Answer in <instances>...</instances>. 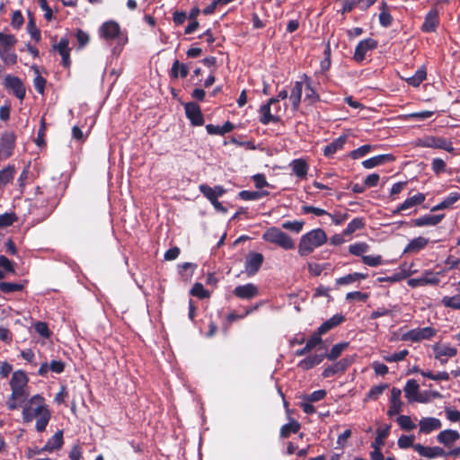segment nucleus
I'll return each instance as SVG.
<instances>
[{"instance_id":"nucleus-36","label":"nucleus","mask_w":460,"mask_h":460,"mask_svg":"<svg viewBox=\"0 0 460 460\" xmlns=\"http://www.w3.org/2000/svg\"><path fill=\"white\" fill-rule=\"evenodd\" d=\"M459 199H460L459 192H451L439 204L435 206L432 208V210L448 208L452 207Z\"/></svg>"},{"instance_id":"nucleus-11","label":"nucleus","mask_w":460,"mask_h":460,"mask_svg":"<svg viewBox=\"0 0 460 460\" xmlns=\"http://www.w3.org/2000/svg\"><path fill=\"white\" fill-rule=\"evenodd\" d=\"M377 47V41L372 38L360 40L357 45L354 52V59L357 62H361L365 59L367 51L374 49Z\"/></svg>"},{"instance_id":"nucleus-15","label":"nucleus","mask_w":460,"mask_h":460,"mask_svg":"<svg viewBox=\"0 0 460 460\" xmlns=\"http://www.w3.org/2000/svg\"><path fill=\"white\" fill-rule=\"evenodd\" d=\"M401 390L394 387L391 391L390 406L387 411L388 416L399 414L402 411V402L401 401Z\"/></svg>"},{"instance_id":"nucleus-18","label":"nucleus","mask_w":460,"mask_h":460,"mask_svg":"<svg viewBox=\"0 0 460 460\" xmlns=\"http://www.w3.org/2000/svg\"><path fill=\"white\" fill-rule=\"evenodd\" d=\"M420 432L429 434L433 430L439 429L442 426L440 420L433 417L422 418L419 423Z\"/></svg>"},{"instance_id":"nucleus-7","label":"nucleus","mask_w":460,"mask_h":460,"mask_svg":"<svg viewBox=\"0 0 460 460\" xmlns=\"http://www.w3.org/2000/svg\"><path fill=\"white\" fill-rule=\"evenodd\" d=\"M415 145L420 147L443 149L449 153H452L455 150L453 144L449 139L435 136H426L424 137L418 138Z\"/></svg>"},{"instance_id":"nucleus-44","label":"nucleus","mask_w":460,"mask_h":460,"mask_svg":"<svg viewBox=\"0 0 460 460\" xmlns=\"http://www.w3.org/2000/svg\"><path fill=\"white\" fill-rule=\"evenodd\" d=\"M364 225V220L362 218L356 217L348 224L342 234L343 235H349L357 230L363 228Z\"/></svg>"},{"instance_id":"nucleus-14","label":"nucleus","mask_w":460,"mask_h":460,"mask_svg":"<svg viewBox=\"0 0 460 460\" xmlns=\"http://www.w3.org/2000/svg\"><path fill=\"white\" fill-rule=\"evenodd\" d=\"M413 449L420 456L429 459L446 455L444 449L439 447H425L421 444H415V446H413Z\"/></svg>"},{"instance_id":"nucleus-29","label":"nucleus","mask_w":460,"mask_h":460,"mask_svg":"<svg viewBox=\"0 0 460 460\" xmlns=\"http://www.w3.org/2000/svg\"><path fill=\"white\" fill-rule=\"evenodd\" d=\"M344 321V316L340 314H334L332 317H331L329 320L325 321L323 323H322L318 330L320 331V333H326L331 329L336 327L340 323H341Z\"/></svg>"},{"instance_id":"nucleus-60","label":"nucleus","mask_w":460,"mask_h":460,"mask_svg":"<svg viewBox=\"0 0 460 460\" xmlns=\"http://www.w3.org/2000/svg\"><path fill=\"white\" fill-rule=\"evenodd\" d=\"M55 49L58 51L60 55L70 52L69 40L66 38H62L59 42L54 46Z\"/></svg>"},{"instance_id":"nucleus-51","label":"nucleus","mask_w":460,"mask_h":460,"mask_svg":"<svg viewBox=\"0 0 460 460\" xmlns=\"http://www.w3.org/2000/svg\"><path fill=\"white\" fill-rule=\"evenodd\" d=\"M383 9L379 14V22L383 27H389L392 24L393 18L386 10L385 3H382Z\"/></svg>"},{"instance_id":"nucleus-52","label":"nucleus","mask_w":460,"mask_h":460,"mask_svg":"<svg viewBox=\"0 0 460 460\" xmlns=\"http://www.w3.org/2000/svg\"><path fill=\"white\" fill-rule=\"evenodd\" d=\"M190 294L201 299L209 296V292L204 288L201 283H195L190 290Z\"/></svg>"},{"instance_id":"nucleus-48","label":"nucleus","mask_w":460,"mask_h":460,"mask_svg":"<svg viewBox=\"0 0 460 460\" xmlns=\"http://www.w3.org/2000/svg\"><path fill=\"white\" fill-rule=\"evenodd\" d=\"M303 77H304V79L305 81V84H306L305 99L309 100L311 103L318 101L319 100V95L315 92V90L313 88L312 84H311V80L305 75H304Z\"/></svg>"},{"instance_id":"nucleus-22","label":"nucleus","mask_w":460,"mask_h":460,"mask_svg":"<svg viewBox=\"0 0 460 460\" xmlns=\"http://www.w3.org/2000/svg\"><path fill=\"white\" fill-rule=\"evenodd\" d=\"M425 200V195L418 193L412 197L406 199L394 211V214L400 213L401 211L407 210L415 206L421 204Z\"/></svg>"},{"instance_id":"nucleus-61","label":"nucleus","mask_w":460,"mask_h":460,"mask_svg":"<svg viewBox=\"0 0 460 460\" xmlns=\"http://www.w3.org/2000/svg\"><path fill=\"white\" fill-rule=\"evenodd\" d=\"M434 114V111H422L419 112H413L407 115L409 119H415L418 120H424L430 118Z\"/></svg>"},{"instance_id":"nucleus-8","label":"nucleus","mask_w":460,"mask_h":460,"mask_svg":"<svg viewBox=\"0 0 460 460\" xmlns=\"http://www.w3.org/2000/svg\"><path fill=\"white\" fill-rule=\"evenodd\" d=\"M437 331L432 327L416 328L404 332L402 335V341L418 342L423 340H429L435 336Z\"/></svg>"},{"instance_id":"nucleus-6","label":"nucleus","mask_w":460,"mask_h":460,"mask_svg":"<svg viewBox=\"0 0 460 460\" xmlns=\"http://www.w3.org/2000/svg\"><path fill=\"white\" fill-rule=\"evenodd\" d=\"M280 111L281 108L278 103V99H270L267 103L260 107V122L263 125L279 122L280 120Z\"/></svg>"},{"instance_id":"nucleus-38","label":"nucleus","mask_w":460,"mask_h":460,"mask_svg":"<svg viewBox=\"0 0 460 460\" xmlns=\"http://www.w3.org/2000/svg\"><path fill=\"white\" fill-rule=\"evenodd\" d=\"M426 70L423 67H420L413 75L405 80L410 85L417 87L426 79Z\"/></svg>"},{"instance_id":"nucleus-55","label":"nucleus","mask_w":460,"mask_h":460,"mask_svg":"<svg viewBox=\"0 0 460 460\" xmlns=\"http://www.w3.org/2000/svg\"><path fill=\"white\" fill-rule=\"evenodd\" d=\"M409 354L407 349H402L399 352L393 353L391 355L384 356V359L387 362H398L403 360Z\"/></svg>"},{"instance_id":"nucleus-30","label":"nucleus","mask_w":460,"mask_h":460,"mask_svg":"<svg viewBox=\"0 0 460 460\" xmlns=\"http://www.w3.org/2000/svg\"><path fill=\"white\" fill-rule=\"evenodd\" d=\"M460 438L459 433L453 429H445L438 435V441L446 446L454 443Z\"/></svg>"},{"instance_id":"nucleus-54","label":"nucleus","mask_w":460,"mask_h":460,"mask_svg":"<svg viewBox=\"0 0 460 460\" xmlns=\"http://www.w3.org/2000/svg\"><path fill=\"white\" fill-rule=\"evenodd\" d=\"M372 148L373 147L370 145H364L353 150L350 155L353 159H359L367 155L372 150Z\"/></svg>"},{"instance_id":"nucleus-34","label":"nucleus","mask_w":460,"mask_h":460,"mask_svg":"<svg viewBox=\"0 0 460 460\" xmlns=\"http://www.w3.org/2000/svg\"><path fill=\"white\" fill-rule=\"evenodd\" d=\"M405 397L410 402H415L416 396L419 394V385L416 380L410 379L404 386Z\"/></svg>"},{"instance_id":"nucleus-59","label":"nucleus","mask_w":460,"mask_h":460,"mask_svg":"<svg viewBox=\"0 0 460 460\" xmlns=\"http://www.w3.org/2000/svg\"><path fill=\"white\" fill-rule=\"evenodd\" d=\"M446 163L441 158H434L431 163V169L436 174H440L446 171Z\"/></svg>"},{"instance_id":"nucleus-3","label":"nucleus","mask_w":460,"mask_h":460,"mask_svg":"<svg viewBox=\"0 0 460 460\" xmlns=\"http://www.w3.org/2000/svg\"><path fill=\"white\" fill-rule=\"evenodd\" d=\"M327 234L322 228H316L303 234L298 243V253L302 257L308 256L316 248L327 242Z\"/></svg>"},{"instance_id":"nucleus-19","label":"nucleus","mask_w":460,"mask_h":460,"mask_svg":"<svg viewBox=\"0 0 460 460\" xmlns=\"http://www.w3.org/2000/svg\"><path fill=\"white\" fill-rule=\"evenodd\" d=\"M444 215H432L428 214L413 220L415 226H437L443 219Z\"/></svg>"},{"instance_id":"nucleus-43","label":"nucleus","mask_w":460,"mask_h":460,"mask_svg":"<svg viewBox=\"0 0 460 460\" xmlns=\"http://www.w3.org/2000/svg\"><path fill=\"white\" fill-rule=\"evenodd\" d=\"M0 58L6 65H14L17 62V55L15 54L13 48L0 49Z\"/></svg>"},{"instance_id":"nucleus-13","label":"nucleus","mask_w":460,"mask_h":460,"mask_svg":"<svg viewBox=\"0 0 460 460\" xmlns=\"http://www.w3.org/2000/svg\"><path fill=\"white\" fill-rule=\"evenodd\" d=\"M187 118L194 126H201L204 123L203 115L197 103L188 102L184 106Z\"/></svg>"},{"instance_id":"nucleus-35","label":"nucleus","mask_w":460,"mask_h":460,"mask_svg":"<svg viewBox=\"0 0 460 460\" xmlns=\"http://www.w3.org/2000/svg\"><path fill=\"white\" fill-rule=\"evenodd\" d=\"M270 194L267 190H242L239 192L238 196L243 200H258L261 199Z\"/></svg>"},{"instance_id":"nucleus-26","label":"nucleus","mask_w":460,"mask_h":460,"mask_svg":"<svg viewBox=\"0 0 460 460\" xmlns=\"http://www.w3.org/2000/svg\"><path fill=\"white\" fill-rule=\"evenodd\" d=\"M303 93L302 82H296L289 96V100L292 103L293 109L296 111L299 107Z\"/></svg>"},{"instance_id":"nucleus-45","label":"nucleus","mask_w":460,"mask_h":460,"mask_svg":"<svg viewBox=\"0 0 460 460\" xmlns=\"http://www.w3.org/2000/svg\"><path fill=\"white\" fill-rule=\"evenodd\" d=\"M349 347L348 342H340L335 344L325 357L330 360H334Z\"/></svg>"},{"instance_id":"nucleus-53","label":"nucleus","mask_w":460,"mask_h":460,"mask_svg":"<svg viewBox=\"0 0 460 460\" xmlns=\"http://www.w3.org/2000/svg\"><path fill=\"white\" fill-rule=\"evenodd\" d=\"M22 289V285L11 282H0V290L4 293H13Z\"/></svg>"},{"instance_id":"nucleus-17","label":"nucleus","mask_w":460,"mask_h":460,"mask_svg":"<svg viewBox=\"0 0 460 460\" xmlns=\"http://www.w3.org/2000/svg\"><path fill=\"white\" fill-rule=\"evenodd\" d=\"M438 23V11L436 8H433L426 14L421 30L424 32H433L436 31Z\"/></svg>"},{"instance_id":"nucleus-63","label":"nucleus","mask_w":460,"mask_h":460,"mask_svg":"<svg viewBox=\"0 0 460 460\" xmlns=\"http://www.w3.org/2000/svg\"><path fill=\"white\" fill-rule=\"evenodd\" d=\"M323 333H320V331H317L310 337V339L306 341V345L313 349L314 347L319 345L322 342L321 336Z\"/></svg>"},{"instance_id":"nucleus-21","label":"nucleus","mask_w":460,"mask_h":460,"mask_svg":"<svg viewBox=\"0 0 460 460\" xmlns=\"http://www.w3.org/2000/svg\"><path fill=\"white\" fill-rule=\"evenodd\" d=\"M349 360L347 358H343L329 367H327L323 372V376L324 378L332 377L335 376L339 372H343L349 365Z\"/></svg>"},{"instance_id":"nucleus-64","label":"nucleus","mask_w":460,"mask_h":460,"mask_svg":"<svg viewBox=\"0 0 460 460\" xmlns=\"http://www.w3.org/2000/svg\"><path fill=\"white\" fill-rule=\"evenodd\" d=\"M15 216L12 213H4L0 216V227L9 226L15 221Z\"/></svg>"},{"instance_id":"nucleus-5","label":"nucleus","mask_w":460,"mask_h":460,"mask_svg":"<svg viewBox=\"0 0 460 460\" xmlns=\"http://www.w3.org/2000/svg\"><path fill=\"white\" fill-rule=\"evenodd\" d=\"M265 242L274 243L284 250H292L295 248L294 240L285 232L278 227H270L262 234Z\"/></svg>"},{"instance_id":"nucleus-10","label":"nucleus","mask_w":460,"mask_h":460,"mask_svg":"<svg viewBox=\"0 0 460 460\" xmlns=\"http://www.w3.org/2000/svg\"><path fill=\"white\" fill-rule=\"evenodd\" d=\"M4 85L6 90L12 92L19 100H23L26 94V89L22 80L14 75H7L4 80Z\"/></svg>"},{"instance_id":"nucleus-12","label":"nucleus","mask_w":460,"mask_h":460,"mask_svg":"<svg viewBox=\"0 0 460 460\" xmlns=\"http://www.w3.org/2000/svg\"><path fill=\"white\" fill-rule=\"evenodd\" d=\"M263 262V255L259 252H252L250 253L244 263L245 272L248 276L254 275L259 269L261 268Z\"/></svg>"},{"instance_id":"nucleus-20","label":"nucleus","mask_w":460,"mask_h":460,"mask_svg":"<svg viewBox=\"0 0 460 460\" xmlns=\"http://www.w3.org/2000/svg\"><path fill=\"white\" fill-rule=\"evenodd\" d=\"M435 358L441 359L442 357L453 358L457 354V349L447 344H435L433 346Z\"/></svg>"},{"instance_id":"nucleus-23","label":"nucleus","mask_w":460,"mask_h":460,"mask_svg":"<svg viewBox=\"0 0 460 460\" xmlns=\"http://www.w3.org/2000/svg\"><path fill=\"white\" fill-rule=\"evenodd\" d=\"M438 278L431 274L426 273L423 276L416 279H410L408 285L411 288H417L425 285H434L438 283Z\"/></svg>"},{"instance_id":"nucleus-41","label":"nucleus","mask_w":460,"mask_h":460,"mask_svg":"<svg viewBox=\"0 0 460 460\" xmlns=\"http://www.w3.org/2000/svg\"><path fill=\"white\" fill-rule=\"evenodd\" d=\"M369 245L367 243H355L349 246V252L355 256H365L364 253L368 252Z\"/></svg>"},{"instance_id":"nucleus-49","label":"nucleus","mask_w":460,"mask_h":460,"mask_svg":"<svg viewBox=\"0 0 460 460\" xmlns=\"http://www.w3.org/2000/svg\"><path fill=\"white\" fill-rule=\"evenodd\" d=\"M398 425L404 430H412L416 425L412 422L411 417L407 415H401L397 418Z\"/></svg>"},{"instance_id":"nucleus-42","label":"nucleus","mask_w":460,"mask_h":460,"mask_svg":"<svg viewBox=\"0 0 460 460\" xmlns=\"http://www.w3.org/2000/svg\"><path fill=\"white\" fill-rule=\"evenodd\" d=\"M299 429L300 424L296 420H293L281 427L280 436L282 438H288L291 433H297Z\"/></svg>"},{"instance_id":"nucleus-1","label":"nucleus","mask_w":460,"mask_h":460,"mask_svg":"<svg viewBox=\"0 0 460 460\" xmlns=\"http://www.w3.org/2000/svg\"><path fill=\"white\" fill-rule=\"evenodd\" d=\"M22 419L24 423H30L35 420L36 430L43 432L51 419V411L45 398L40 394L32 395L22 407Z\"/></svg>"},{"instance_id":"nucleus-50","label":"nucleus","mask_w":460,"mask_h":460,"mask_svg":"<svg viewBox=\"0 0 460 460\" xmlns=\"http://www.w3.org/2000/svg\"><path fill=\"white\" fill-rule=\"evenodd\" d=\"M362 262L369 267H377L383 264L381 255H366L362 256Z\"/></svg>"},{"instance_id":"nucleus-46","label":"nucleus","mask_w":460,"mask_h":460,"mask_svg":"<svg viewBox=\"0 0 460 460\" xmlns=\"http://www.w3.org/2000/svg\"><path fill=\"white\" fill-rule=\"evenodd\" d=\"M305 222L303 220L285 221L281 226L283 229L298 234L302 231Z\"/></svg>"},{"instance_id":"nucleus-40","label":"nucleus","mask_w":460,"mask_h":460,"mask_svg":"<svg viewBox=\"0 0 460 460\" xmlns=\"http://www.w3.org/2000/svg\"><path fill=\"white\" fill-rule=\"evenodd\" d=\"M16 42L14 35L0 31V49H13Z\"/></svg>"},{"instance_id":"nucleus-62","label":"nucleus","mask_w":460,"mask_h":460,"mask_svg":"<svg viewBox=\"0 0 460 460\" xmlns=\"http://www.w3.org/2000/svg\"><path fill=\"white\" fill-rule=\"evenodd\" d=\"M326 396L325 390H317L305 397V400L315 402L323 400Z\"/></svg>"},{"instance_id":"nucleus-37","label":"nucleus","mask_w":460,"mask_h":460,"mask_svg":"<svg viewBox=\"0 0 460 460\" xmlns=\"http://www.w3.org/2000/svg\"><path fill=\"white\" fill-rule=\"evenodd\" d=\"M189 74V68L185 64L180 63L179 60H175L172 66L171 75L173 78L179 76L185 78Z\"/></svg>"},{"instance_id":"nucleus-2","label":"nucleus","mask_w":460,"mask_h":460,"mask_svg":"<svg viewBox=\"0 0 460 460\" xmlns=\"http://www.w3.org/2000/svg\"><path fill=\"white\" fill-rule=\"evenodd\" d=\"M29 377L22 370H17L13 373L10 380L11 394L6 400V407L10 411H14L23 407L29 401Z\"/></svg>"},{"instance_id":"nucleus-25","label":"nucleus","mask_w":460,"mask_h":460,"mask_svg":"<svg viewBox=\"0 0 460 460\" xmlns=\"http://www.w3.org/2000/svg\"><path fill=\"white\" fill-rule=\"evenodd\" d=\"M15 172V166L13 164H9L0 170V189L4 188L8 183L13 181Z\"/></svg>"},{"instance_id":"nucleus-24","label":"nucleus","mask_w":460,"mask_h":460,"mask_svg":"<svg viewBox=\"0 0 460 460\" xmlns=\"http://www.w3.org/2000/svg\"><path fill=\"white\" fill-rule=\"evenodd\" d=\"M63 431H57L46 443L45 447L42 448L44 451L52 452L61 448L63 446Z\"/></svg>"},{"instance_id":"nucleus-58","label":"nucleus","mask_w":460,"mask_h":460,"mask_svg":"<svg viewBox=\"0 0 460 460\" xmlns=\"http://www.w3.org/2000/svg\"><path fill=\"white\" fill-rule=\"evenodd\" d=\"M413 441H414L413 436L402 435L398 438L397 444L400 448L405 449V448H408L411 447H413V446H415V444H413Z\"/></svg>"},{"instance_id":"nucleus-4","label":"nucleus","mask_w":460,"mask_h":460,"mask_svg":"<svg viewBox=\"0 0 460 460\" xmlns=\"http://www.w3.org/2000/svg\"><path fill=\"white\" fill-rule=\"evenodd\" d=\"M100 37L109 43L116 42L118 46H124L127 41V36L120 31L118 22L108 21L102 23L99 29Z\"/></svg>"},{"instance_id":"nucleus-39","label":"nucleus","mask_w":460,"mask_h":460,"mask_svg":"<svg viewBox=\"0 0 460 460\" xmlns=\"http://www.w3.org/2000/svg\"><path fill=\"white\" fill-rule=\"evenodd\" d=\"M441 304L445 307L460 310V293L454 296H445L441 299Z\"/></svg>"},{"instance_id":"nucleus-27","label":"nucleus","mask_w":460,"mask_h":460,"mask_svg":"<svg viewBox=\"0 0 460 460\" xmlns=\"http://www.w3.org/2000/svg\"><path fill=\"white\" fill-rule=\"evenodd\" d=\"M347 140L346 136H341L335 140H333L331 144L327 145L323 149V154L325 156H332L338 150L341 149L345 145Z\"/></svg>"},{"instance_id":"nucleus-33","label":"nucleus","mask_w":460,"mask_h":460,"mask_svg":"<svg viewBox=\"0 0 460 460\" xmlns=\"http://www.w3.org/2000/svg\"><path fill=\"white\" fill-rule=\"evenodd\" d=\"M293 172L299 178H305L308 172V164L303 159H295L290 164Z\"/></svg>"},{"instance_id":"nucleus-32","label":"nucleus","mask_w":460,"mask_h":460,"mask_svg":"<svg viewBox=\"0 0 460 460\" xmlns=\"http://www.w3.org/2000/svg\"><path fill=\"white\" fill-rule=\"evenodd\" d=\"M392 159L393 157L391 155H379L363 161L362 165L366 169H372Z\"/></svg>"},{"instance_id":"nucleus-57","label":"nucleus","mask_w":460,"mask_h":460,"mask_svg":"<svg viewBox=\"0 0 460 460\" xmlns=\"http://www.w3.org/2000/svg\"><path fill=\"white\" fill-rule=\"evenodd\" d=\"M387 387H388L387 385H380L373 386L367 394V398L370 400H376L383 394L385 389Z\"/></svg>"},{"instance_id":"nucleus-56","label":"nucleus","mask_w":460,"mask_h":460,"mask_svg":"<svg viewBox=\"0 0 460 460\" xmlns=\"http://www.w3.org/2000/svg\"><path fill=\"white\" fill-rule=\"evenodd\" d=\"M34 70L37 74V75L35 76V78L33 80L34 87L39 93H43L45 84H46V80L39 74V69L37 67H34Z\"/></svg>"},{"instance_id":"nucleus-31","label":"nucleus","mask_w":460,"mask_h":460,"mask_svg":"<svg viewBox=\"0 0 460 460\" xmlns=\"http://www.w3.org/2000/svg\"><path fill=\"white\" fill-rule=\"evenodd\" d=\"M324 358H325L324 354H320V355L315 354V355L308 356L307 358L302 359L299 362L298 367H300L304 370H308V369L314 367V366L320 364L323 360Z\"/></svg>"},{"instance_id":"nucleus-16","label":"nucleus","mask_w":460,"mask_h":460,"mask_svg":"<svg viewBox=\"0 0 460 460\" xmlns=\"http://www.w3.org/2000/svg\"><path fill=\"white\" fill-rule=\"evenodd\" d=\"M233 293L241 299H252L258 295V288L252 284L248 283L245 285L237 286Z\"/></svg>"},{"instance_id":"nucleus-9","label":"nucleus","mask_w":460,"mask_h":460,"mask_svg":"<svg viewBox=\"0 0 460 460\" xmlns=\"http://www.w3.org/2000/svg\"><path fill=\"white\" fill-rule=\"evenodd\" d=\"M15 146V135L4 132L0 137V164L13 155Z\"/></svg>"},{"instance_id":"nucleus-28","label":"nucleus","mask_w":460,"mask_h":460,"mask_svg":"<svg viewBox=\"0 0 460 460\" xmlns=\"http://www.w3.org/2000/svg\"><path fill=\"white\" fill-rule=\"evenodd\" d=\"M429 243V239L419 236L410 241L404 249V252H418L426 247Z\"/></svg>"},{"instance_id":"nucleus-47","label":"nucleus","mask_w":460,"mask_h":460,"mask_svg":"<svg viewBox=\"0 0 460 460\" xmlns=\"http://www.w3.org/2000/svg\"><path fill=\"white\" fill-rule=\"evenodd\" d=\"M390 426L385 428H379L377 429L376 437L372 444V447H382L385 443V439L389 435Z\"/></svg>"}]
</instances>
